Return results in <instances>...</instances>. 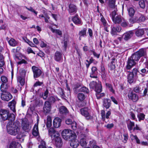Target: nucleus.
<instances>
[{
  "instance_id": "obj_1",
  "label": "nucleus",
  "mask_w": 148,
  "mask_h": 148,
  "mask_svg": "<svg viewBox=\"0 0 148 148\" xmlns=\"http://www.w3.org/2000/svg\"><path fill=\"white\" fill-rule=\"evenodd\" d=\"M8 133L10 134L15 136L17 135L16 138L21 139L23 136V134L21 131L20 127L18 124L11 122H9L6 125Z\"/></svg>"
},
{
  "instance_id": "obj_2",
  "label": "nucleus",
  "mask_w": 148,
  "mask_h": 148,
  "mask_svg": "<svg viewBox=\"0 0 148 148\" xmlns=\"http://www.w3.org/2000/svg\"><path fill=\"white\" fill-rule=\"evenodd\" d=\"M49 135L51 138L52 141L57 147L60 148L62 145V140L59 132L53 128L49 130Z\"/></svg>"
},
{
  "instance_id": "obj_3",
  "label": "nucleus",
  "mask_w": 148,
  "mask_h": 148,
  "mask_svg": "<svg viewBox=\"0 0 148 148\" xmlns=\"http://www.w3.org/2000/svg\"><path fill=\"white\" fill-rule=\"evenodd\" d=\"M117 9H116L110 14V16L111 17L113 22L115 24H120L121 23L123 18L121 15L117 14Z\"/></svg>"
},
{
  "instance_id": "obj_4",
  "label": "nucleus",
  "mask_w": 148,
  "mask_h": 148,
  "mask_svg": "<svg viewBox=\"0 0 148 148\" xmlns=\"http://www.w3.org/2000/svg\"><path fill=\"white\" fill-rule=\"evenodd\" d=\"M62 135L63 138L65 140H69L71 138H74L76 136L73 134L70 130L65 129L62 132Z\"/></svg>"
},
{
  "instance_id": "obj_5",
  "label": "nucleus",
  "mask_w": 148,
  "mask_h": 148,
  "mask_svg": "<svg viewBox=\"0 0 148 148\" xmlns=\"http://www.w3.org/2000/svg\"><path fill=\"white\" fill-rule=\"evenodd\" d=\"M21 125L23 130L26 132H29L31 128V125L26 119H24L22 120Z\"/></svg>"
},
{
  "instance_id": "obj_6",
  "label": "nucleus",
  "mask_w": 148,
  "mask_h": 148,
  "mask_svg": "<svg viewBox=\"0 0 148 148\" xmlns=\"http://www.w3.org/2000/svg\"><path fill=\"white\" fill-rule=\"evenodd\" d=\"M111 114V112L110 110L108 111L106 114L104 110H101V116L103 121L107 123L108 121V120H106V119H108L109 118V116Z\"/></svg>"
},
{
  "instance_id": "obj_7",
  "label": "nucleus",
  "mask_w": 148,
  "mask_h": 148,
  "mask_svg": "<svg viewBox=\"0 0 148 148\" xmlns=\"http://www.w3.org/2000/svg\"><path fill=\"white\" fill-rule=\"evenodd\" d=\"M9 111L8 110L1 109L0 110V116L1 117L0 119L1 121L6 120L8 119V116Z\"/></svg>"
},
{
  "instance_id": "obj_8",
  "label": "nucleus",
  "mask_w": 148,
  "mask_h": 148,
  "mask_svg": "<svg viewBox=\"0 0 148 148\" xmlns=\"http://www.w3.org/2000/svg\"><path fill=\"white\" fill-rule=\"evenodd\" d=\"M77 9L76 5L73 4L71 3L69 5L68 10L71 15H73L77 12Z\"/></svg>"
},
{
  "instance_id": "obj_9",
  "label": "nucleus",
  "mask_w": 148,
  "mask_h": 148,
  "mask_svg": "<svg viewBox=\"0 0 148 148\" xmlns=\"http://www.w3.org/2000/svg\"><path fill=\"white\" fill-rule=\"evenodd\" d=\"M32 69L33 72L34 78H37L39 77L42 73V71L35 66L32 67Z\"/></svg>"
},
{
  "instance_id": "obj_10",
  "label": "nucleus",
  "mask_w": 148,
  "mask_h": 148,
  "mask_svg": "<svg viewBox=\"0 0 148 148\" xmlns=\"http://www.w3.org/2000/svg\"><path fill=\"white\" fill-rule=\"evenodd\" d=\"M1 98L2 100L8 101L12 98V96L9 92H4L1 94Z\"/></svg>"
},
{
  "instance_id": "obj_11",
  "label": "nucleus",
  "mask_w": 148,
  "mask_h": 148,
  "mask_svg": "<svg viewBox=\"0 0 148 148\" xmlns=\"http://www.w3.org/2000/svg\"><path fill=\"white\" fill-rule=\"evenodd\" d=\"M128 96L129 98L133 102H136L138 99V96L132 91L129 92Z\"/></svg>"
},
{
  "instance_id": "obj_12",
  "label": "nucleus",
  "mask_w": 148,
  "mask_h": 148,
  "mask_svg": "<svg viewBox=\"0 0 148 148\" xmlns=\"http://www.w3.org/2000/svg\"><path fill=\"white\" fill-rule=\"evenodd\" d=\"M80 112L81 114L86 117L87 119H90L92 117L89 113L88 108H87L81 109Z\"/></svg>"
},
{
  "instance_id": "obj_13",
  "label": "nucleus",
  "mask_w": 148,
  "mask_h": 148,
  "mask_svg": "<svg viewBox=\"0 0 148 148\" xmlns=\"http://www.w3.org/2000/svg\"><path fill=\"white\" fill-rule=\"evenodd\" d=\"M51 104L48 101H46L43 107L44 112L46 113H49L51 110Z\"/></svg>"
},
{
  "instance_id": "obj_14",
  "label": "nucleus",
  "mask_w": 148,
  "mask_h": 148,
  "mask_svg": "<svg viewBox=\"0 0 148 148\" xmlns=\"http://www.w3.org/2000/svg\"><path fill=\"white\" fill-rule=\"evenodd\" d=\"M136 64L135 61L131 58H128L127 61V64L126 66V69H130Z\"/></svg>"
},
{
  "instance_id": "obj_15",
  "label": "nucleus",
  "mask_w": 148,
  "mask_h": 148,
  "mask_svg": "<svg viewBox=\"0 0 148 148\" xmlns=\"http://www.w3.org/2000/svg\"><path fill=\"white\" fill-rule=\"evenodd\" d=\"M76 137L74 138H71L69 139L71 140L70 146L73 148H77L79 145V142L78 140L75 139Z\"/></svg>"
},
{
  "instance_id": "obj_16",
  "label": "nucleus",
  "mask_w": 148,
  "mask_h": 148,
  "mask_svg": "<svg viewBox=\"0 0 148 148\" xmlns=\"http://www.w3.org/2000/svg\"><path fill=\"white\" fill-rule=\"evenodd\" d=\"M97 68L93 66L91 69V72L90 73V77L91 78H97Z\"/></svg>"
},
{
  "instance_id": "obj_17",
  "label": "nucleus",
  "mask_w": 148,
  "mask_h": 148,
  "mask_svg": "<svg viewBox=\"0 0 148 148\" xmlns=\"http://www.w3.org/2000/svg\"><path fill=\"white\" fill-rule=\"evenodd\" d=\"M134 34L133 31H130L124 33L123 36V38L125 40H127L129 39Z\"/></svg>"
},
{
  "instance_id": "obj_18",
  "label": "nucleus",
  "mask_w": 148,
  "mask_h": 148,
  "mask_svg": "<svg viewBox=\"0 0 148 148\" xmlns=\"http://www.w3.org/2000/svg\"><path fill=\"white\" fill-rule=\"evenodd\" d=\"M61 119L59 118L56 117L55 118L53 122L54 127L56 128L59 127L61 125Z\"/></svg>"
},
{
  "instance_id": "obj_19",
  "label": "nucleus",
  "mask_w": 148,
  "mask_h": 148,
  "mask_svg": "<svg viewBox=\"0 0 148 148\" xmlns=\"http://www.w3.org/2000/svg\"><path fill=\"white\" fill-rule=\"evenodd\" d=\"M55 60L57 62H60L62 60V53L56 51L54 57Z\"/></svg>"
},
{
  "instance_id": "obj_20",
  "label": "nucleus",
  "mask_w": 148,
  "mask_h": 148,
  "mask_svg": "<svg viewBox=\"0 0 148 148\" xmlns=\"http://www.w3.org/2000/svg\"><path fill=\"white\" fill-rule=\"evenodd\" d=\"M111 105V101L108 99H104L103 101V105L106 109L109 108Z\"/></svg>"
},
{
  "instance_id": "obj_21",
  "label": "nucleus",
  "mask_w": 148,
  "mask_h": 148,
  "mask_svg": "<svg viewBox=\"0 0 148 148\" xmlns=\"http://www.w3.org/2000/svg\"><path fill=\"white\" fill-rule=\"evenodd\" d=\"M86 136L85 134H82L80 136V144L82 146L84 147L86 145L87 143L86 139Z\"/></svg>"
},
{
  "instance_id": "obj_22",
  "label": "nucleus",
  "mask_w": 148,
  "mask_h": 148,
  "mask_svg": "<svg viewBox=\"0 0 148 148\" xmlns=\"http://www.w3.org/2000/svg\"><path fill=\"white\" fill-rule=\"evenodd\" d=\"M99 84L101 85V82H99L98 83H97L93 81L89 85L90 88L94 89L95 91L96 89H98V86Z\"/></svg>"
},
{
  "instance_id": "obj_23",
  "label": "nucleus",
  "mask_w": 148,
  "mask_h": 148,
  "mask_svg": "<svg viewBox=\"0 0 148 148\" xmlns=\"http://www.w3.org/2000/svg\"><path fill=\"white\" fill-rule=\"evenodd\" d=\"M16 102L14 100H12L8 103V106L10 107V110L14 112H16Z\"/></svg>"
},
{
  "instance_id": "obj_24",
  "label": "nucleus",
  "mask_w": 148,
  "mask_h": 148,
  "mask_svg": "<svg viewBox=\"0 0 148 148\" xmlns=\"http://www.w3.org/2000/svg\"><path fill=\"white\" fill-rule=\"evenodd\" d=\"M73 22L76 25H81L82 24L81 20L78 18V15H76L74 16L72 19Z\"/></svg>"
},
{
  "instance_id": "obj_25",
  "label": "nucleus",
  "mask_w": 148,
  "mask_h": 148,
  "mask_svg": "<svg viewBox=\"0 0 148 148\" xmlns=\"http://www.w3.org/2000/svg\"><path fill=\"white\" fill-rule=\"evenodd\" d=\"M127 127L129 130L130 131L133 130V128L135 126V123L134 122L129 120L127 123Z\"/></svg>"
},
{
  "instance_id": "obj_26",
  "label": "nucleus",
  "mask_w": 148,
  "mask_h": 148,
  "mask_svg": "<svg viewBox=\"0 0 148 148\" xmlns=\"http://www.w3.org/2000/svg\"><path fill=\"white\" fill-rule=\"evenodd\" d=\"M102 90V86L100 84H99L98 86V89H96L95 90V92H96V95L98 99H99L101 97L100 93L101 92Z\"/></svg>"
},
{
  "instance_id": "obj_27",
  "label": "nucleus",
  "mask_w": 148,
  "mask_h": 148,
  "mask_svg": "<svg viewBox=\"0 0 148 148\" xmlns=\"http://www.w3.org/2000/svg\"><path fill=\"white\" fill-rule=\"evenodd\" d=\"M86 30L87 29L86 28H84L79 32L78 35H79V39L80 40H81L82 37H84L85 36H86Z\"/></svg>"
},
{
  "instance_id": "obj_28",
  "label": "nucleus",
  "mask_w": 148,
  "mask_h": 148,
  "mask_svg": "<svg viewBox=\"0 0 148 148\" xmlns=\"http://www.w3.org/2000/svg\"><path fill=\"white\" fill-rule=\"evenodd\" d=\"M32 134L34 136H37L39 134L38 125L35 124L33 130Z\"/></svg>"
},
{
  "instance_id": "obj_29",
  "label": "nucleus",
  "mask_w": 148,
  "mask_h": 148,
  "mask_svg": "<svg viewBox=\"0 0 148 148\" xmlns=\"http://www.w3.org/2000/svg\"><path fill=\"white\" fill-rule=\"evenodd\" d=\"M18 144L14 140H13L8 145L7 148H16Z\"/></svg>"
},
{
  "instance_id": "obj_30",
  "label": "nucleus",
  "mask_w": 148,
  "mask_h": 148,
  "mask_svg": "<svg viewBox=\"0 0 148 148\" xmlns=\"http://www.w3.org/2000/svg\"><path fill=\"white\" fill-rule=\"evenodd\" d=\"M115 0H109V5L110 8H113L115 10L116 9H117L116 6L115 5Z\"/></svg>"
},
{
  "instance_id": "obj_31",
  "label": "nucleus",
  "mask_w": 148,
  "mask_h": 148,
  "mask_svg": "<svg viewBox=\"0 0 148 148\" xmlns=\"http://www.w3.org/2000/svg\"><path fill=\"white\" fill-rule=\"evenodd\" d=\"M59 110L61 113L66 114L69 112L67 108L64 106H61L59 108Z\"/></svg>"
},
{
  "instance_id": "obj_32",
  "label": "nucleus",
  "mask_w": 148,
  "mask_h": 148,
  "mask_svg": "<svg viewBox=\"0 0 148 148\" xmlns=\"http://www.w3.org/2000/svg\"><path fill=\"white\" fill-rule=\"evenodd\" d=\"M140 58L141 57L144 56L146 54V50L144 49H141L136 52Z\"/></svg>"
},
{
  "instance_id": "obj_33",
  "label": "nucleus",
  "mask_w": 148,
  "mask_h": 148,
  "mask_svg": "<svg viewBox=\"0 0 148 148\" xmlns=\"http://www.w3.org/2000/svg\"><path fill=\"white\" fill-rule=\"evenodd\" d=\"M134 77L132 73L130 72L127 77V80L130 84L132 83L134 81Z\"/></svg>"
},
{
  "instance_id": "obj_34",
  "label": "nucleus",
  "mask_w": 148,
  "mask_h": 148,
  "mask_svg": "<svg viewBox=\"0 0 148 148\" xmlns=\"http://www.w3.org/2000/svg\"><path fill=\"white\" fill-rule=\"evenodd\" d=\"M106 86L107 88L113 93H114L115 90L113 89L112 85L108 83H106Z\"/></svg>"
},
{
  "instance_id": "obj_35",
  "label": "nucleus",
  "mask_w": 148,
  "mask_h": 148,
  "mask_svg": "<svg viewBox=\"0 0 148 148\" xmlns=\"http://www.w3.org/2000/svg\"><path fill=\"white\" fill-rule=\"evenodd\" d=\"M127 11H128L129 15L130 16L132 17L134 16L135 14V11L133 8L130 7L128 8Z\"/></svg>"
},
{
  "instance_id": "obj_36",
  "label": "nucleus",
  "mask_w": 148,
  "mask_h": 148,
  "mask_svg": "<svg viewBox=\"0 0 148 148\" xmlns=\"http://www.w3.org/2000/svg\"><path fill=\"white\" fill-rule=\"evenodd\" d=\"M15 119V116L13 114H9L8 116V119L10 121V122L12 123V121H14Z\"/></svg>"
},
{
  "instance_id": "obj_37",
  "label": "nucleus",
  "mask_w": 148,
  "mask_h": 148,
  "mask_svg": "<svg viewBox=\"0 0 148 148\" xmlns=\"http://www.w3.org/2000/svg\"><path fill=\"white\" fill-rule=\"evenodd\" d=\"M135 61H138L140 57L136 52L133 54L130 57Z\"/></svg>"
},
{
  "instance_id": "obj_38",
  "label": "nucleus",
  "mask_w": 148,
  "mask_h": 148,
  "mask_svg": "<svg viewBox=\"0 0 148 148\" xmlns=\"http://www.w3.org/2000/svg\"><path fill=\"white\" fill-rule=\"evenodd\" d=\"M147 2L145 0H140L139 2L140 7L143 9L145 8Z\"/></svg>"
},
{
  "instance_id": "obj_39",
  "label": "nucleus",
  "mask_w": 148,
  "mask_h": 148,
  "mask_svg": "<svg viewBox=\"0 0 148 148\" xmlns=\"http://www.w3.org/2000/svg\"><path fill=\"white\" fill-rule=\"evenodd\" d=\"M17 82L19 83L21 86L25 84V81L24 78L21 76H19L17 78Z\"/></svg>"
},
{
  "instance_id": "obj_40",
  "label": "nucleus",
  "mask_w": 148,
  "mask_h": 148,
  "mask_svg": "<svg viewBox=\"0 0 148 148\" xmlns=\"http://www.w3.org/2000/svg\"><path fill=\"white\" fill-rule=\"evenodd\" d=\"M51 31L53 33H55L59 36H61L62 35V31L59 29H54L53 28H50Z\"/></svg>"
},
{
  "instance_id": "obj_41",
  "label": "nucleus",
  "mask_w": 148,
  "mask_h": 148,
  "mask_svg": "<svg viewBox=\"0 0 148 148\" xmlns=\"http://www.w3.org/2000/svg\"><path fill=\"white\" fill-rule=\"evenodd\" d=\"M86 97L82 93H79L77 94L78 99L81 101H83L85 98Z\"/></svg>"
},
{
  "instance_id": "obj_42",
  "label": "nucleus",
  "mask_w": 148,
  "mask_h": 148,
  "mask_svg": "<svg viewBox=\"0 0 148 148\" xmlns=\"http://www.w3.org/2000/svg\"><path fill=\"white\" fill-rule=\"evenodd\" d=\"M52 125V120L51 117L49 116L47 117V121L46 126L47 127H50Z\"/></svg>"
},
{
  "instance_id": "obj_43",
  "label": "nucleus",
  "mask_w": 148,
  "mask_h": 148,
  "mask_svg": "<svg viewBox=\"0 0 148 148\" xmlns=\"http://www.w3.org/2000/svg\"><path fill=\"white\" fill-rule=\"evenodd\" d=\"M9 45L12 46L14 47L17 44L16 41L13 38H11L8 41Z\"/></svg>"
},
{
  "instance_id": "obj_44",
  "label": "nucleus",
  "mask_w": 148,
  "mask_h": 148,
  "mask_svg": "<svg viewBox=\"0 0 148 148\" xmlns=\"http://www.w3.org/2000/svg\"><path fill=\"white\" fill-rule=\"evenodd\" d=\"M58 100V98L57 97L51 96L49 99V103H53L56 101Z\"/></svg>"
},
{
  "instance_id": "obj_45",
  "label": "nucleus",
  "mask_w": 148,
  "mask_h": 148,
  "mask_svg": "<svg viewBox=\"0 0 148 148\" xmlns=\"http://www.w3.org/2000/svg\"><path fill=\"white\" fill-rule=\"evenodd\" d=\"M137 116L139 121H140L144 119L145 115L143 113H140L137 115Z\"/></svg>"
},
{
  "instance_id": "obj_46",
  "label": "nucleus",
  "mask_w": 148,
  "mask_h": 148,
  "mask_svg": "<svg viewBox=\"0 0 148 148\" xmlns=\"http://www.w3.org/2000/svg\"><path fill=\"white\" fill-rule=\"evenodd\" d=\"M128 23L127 21L123 18L122 21L121 22V25L123 27H126L128 26Z\"/></svg>"
},
{
  "instance_id": "obj_47",
  "label": "nucleus",
  "mask_w": 148,
  "mask_h": 148,
  "mask_svg": "<svg viewBox=\"0 0 148 148\" xmlns=\"http://www.w3.org/2000/svg\"><path fill=\"white\" fill-rule=\"evenodd\" d=\"M144 34V31L143 29H139L137 30L136 32V34L138 36H140Z\"/></svg>"
},
{
  "instance_id": "obj_48",
  "label": "nucleus",
  "mask_w": 148,
  "mask_h": 148,
  "mask_svg": "<svg viewBox=\"0 0 148 148\" xmlns=\"http://www.w3.org/2000/svg\"><path fill=\"white\" fill-rule=\"evenodd\" d=\"M130 138L132 140H135L137 143L138 144L140 143L139 140L138 139L137 136L136 135H134L132 134L130 135Z\"/></svg>"
},
{
  "instance_id": "obj_49",
  "label": "nucleus",
  "mask_w": 148,
  "mask_h": 148,
  "mask_svg": "<svg viewBox=\"0 0 148 148\" xmlns=\"http://www.w3.org/2000/svg\"><path fill=\"white\" fill-rule=\"evenodd\" d=\"M1 79L3 83H5L8 82V79L5 76H2L1 77Z\"/></svg>"
},
{
  "instance_id": "obj_50",
  "label": "nucleus",
  "mask_w": 148,
  "mask_h": 148,
  "mask_svg": "<svg viewBox=\"0 0 148 148\" xmlns=\"http://www.w3.org/2000/svg\"><path fill=\"white\" fill-rule=\"evenodd\" d=\"M136 20H138L139 21L143 22L144 21L146 20L145 17L143 15H141L139 17H137L136 18Z\"/></svg>"
},
{
  "instance_id": "obj_51",
  "label": "nucleus",
  "mask_w": 148,
  "mask_h": 148,
  "mask_svg": "<svg viewBox=\"0 0 148 148\" xmlns=\"http://www.w3.org/2000/svg\"><path fill=\"white\" fill-rule=\"evenodd\" d=\"M80 91L81 92H83L86 93H88L89 92L88 89L85 87H83L81 88Z\"/></svg>"
},
{
  "instance_id": "obj_52",
  "label": "nucleus",
  "mask_w": 148,
  "mask_h": 148,
  "mask_svg": "<svg viewBox=\"0 0 148 148\" xmlns=\"http://www.w3.org/2000/svg\"><path fill=\"white\" fill-rule=\"evenodd\" d=\"M71 128L74 130H75L77 129V124L74 121H73V123L71 124Z\"/></svg>"
},
{
  "instance_id": "obj_53",
  "label": "nucleus",
  "mask_w": 148,
  "mask_h": 148,
  "mask_svg": "<svg viewBox=\"0 0 148 148\" xmlns=\"http://www.w3.org/2000/svg\"><path fill=\"white\" fill-rule=\"evenodd\" d=\"M141 88L138 86H136L134 89V91L136 93H139L141 91Z\"/></svg>"
},
{
  "instance_id": "obj_54",
  "label": "nucleus",
  "mask_w": 148,
  "mask_h": 148,
  "mask_svg": "<svg viewBox=\"0 0 148 148\" xmlns=\"http://www.w3.org/2000/svg\"><path fill=\"white\" fill-rule=\"evenodd\" d=\"M117 31L116 30V27H113L111 29V34L112 35H114L116 34Z\"/></svg>"
},
{
  "instance_id": "obj_55",
  "label": "nucleus",
  "mask_w": 148,
  "mask_h": 148,
  "mask_svg": "<svg viewBox=\"0 0 148 148\" xmlns=\"http://www.w3.org/2000/svg\"><path fill=\"white\" fill-rule=\"evenodd\" d=\"M49 91L48 89H46L44 93V95L43 96V98L44 99H46L47 97Z\"/></svg>"
},
{
  "instance_id": "obj_56",
  "label": "nucleus",
  "mask_w": 148,
  "mask_h": 148,
  "mask_svg": "<svg viewBox=\"0 0 148 148\" xmlns=\"http://www.w3.org/2000/svg\"><path fill=\"white\" fill-rule=\"evenodd\" d=\"M26 8L28 10L34 12L36 15H37V12L35 11L32 7H30V8H28L26 7Z\"/></svg>"
},
{
  "instance_id": "obj_57",
  "label": "nucleus",
  "mask_w": 148,
  "mask_h": 148,
  "mask_svg": "<svg viewBox=\"0 0 148 148\" xmlns=\"http://www.w3.org/2000/svg\"><path fill=\"white\" fill-rule=\"evenodd\" d=\"M123 138H124V140H123V142L125 143H126L127 140L128 139V134H123Z\"/></svg>"
},
{
  "instance_id": "obj_58",
  "label": "nucleus",
  "mask_w": 148,
  "mask_h": 148,
  "mask_svg": "<svg viewBox=\"0 0 148 148\" xmlns=\"http://www.w3.org/2000/svg\"><path fill=\"white\" fill-rule=\"evenodd\" d=\"M91 142L92 141H90V142L91 145L92 146V148H100L98 146L95 144V141L93 140L92 141V143H91Z\"/></svg>"
},
{
  "instance_id": "obj_59",
  "label": "nucleus",
  "mask_w": 148,
  "mask_h": 148,
  "mask_svg": "<svg viewBox=\"0 0 148 148\" xmlns=\"http://www.w3.org/2000/svg\"><path fill=\"white\" fill-rule=\"evenodd\" d=\"M39 148H47L46 144L44 141H42L41 144L39 146Z\"/></svg>"
},
{
  "instance_id": "obj_60",
  "label": "nucleus",
  "mask_w": 148,
  "mask_h": 148,
  "mask_svg": "<svg viewBox=\"0 0 148 148\" xmlns=\"http://www.w3.org/2000/svg\"><path fill=\"white\" fill-rule=\"evenodd\" d=\"M101 22L102 23L104 26H106L107 25V24L106 21L103 17H101Z\"/></svg>"
},
{
  "instance_id": "obj_61",
  "label": "nucleus",
  "mask_w": 148,
  "mask_h": 148,
  "mask_svg": "<svg viewBox=\"0 0 148 148\" xmlns=\"http://www.w3.org/2000/svg\"><path fill=\"white\" fill-rule=\"evenodd\" d=\"M115 68V64L113 62H112L110 66V70L114 69Z\"/></svg>"
},
{
  "instance_id": "obj_62",
  "label": "nucleus",
  "mask_w": 148,
  "mask_h": 148,
  "mask_svg": "<svg viewBox=\"0 0 148 148\" xmlns=\"http://www.w3.org/2000/svg\"><path fill=\"white\" fill-rule=\"evenodd\" d=\"M73 121H72L71 119H67L65 121L67 125H71Z\"/></svg>"
},
{
  "instance_id": "obj_63",
  "label": "nucleus",
  "mask_w": 148,
  "mask_h": 148,
  "mask_svg": "<svg viewBox=\"0 0 148 148\" xmlns=\"http://www.w3.org/2000/svg\"><path fill=\"white\" fill-rule=\"evenodd\" d=\"M101 76L103 79H106L107 77V73L105 72L101 73Z\"/></svg>"
},
{
  "instance_id": "obj_64",
  "label": "nucleus",
  "mask_w": 148,
  "mask_h": 148,
  "mask_svg": "<svg viewBox=\"0 0 148 148\" xmlns=\"http://www.w3.org/2000/svg\"><path fill=\"white\" fill-rule=\"evenodd\" d=\"M114 125V124L112 123L110 124H108L107 125H105V126L108 129H110L113 127Z\"/></svg>"
}]
</instances>
